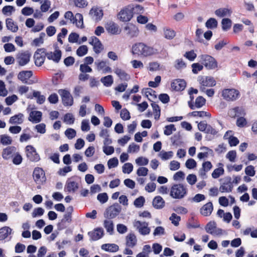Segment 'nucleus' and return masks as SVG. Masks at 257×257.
Masks as SVG:
<instances>
[{
	"label": "nucleus",
	"mask_w": 257,
	"mask_h": 257,
	"mask_svg": "<svg viewBox=\"0 0 257 257\" xmlns=\"http://www.w3.org/2000/svg\"><path fill=\"white\" fill-rule=\"evenodd\" d=\"M131 52L133 55L147 57L155 54L156 50L144 43L138 42L132 46Z\"/></svg>",
	"instance_id": "obj_1"
},
{
	"label": "nucleus",
	"mask_w": 257,
	"mask_h": 257,
	"mask_svg": "<svg viewBox=\"0 0 257 257\" xmlns=\"http://www.w3.org/2000/svg\"><path fill=\"white\" fill-rule=\"evenodd\" d=\"M187 194V189L183 185L179 184L173 185L170 190V196L175 199H182Z\"/></svg>",
	"instance_id": "obj_2"
},
{
	"label": "nucleus",
	"mask_w": 257,
	"mask_h": 257,
	"mask_svg": "<svg viewBox=\"0 0 257 257\" xmlns=\"http://www.w3.org/2000/svg\"><path fill=\"white\" fill-rule=\"evenodd\" d=\"M221 96L226 101H234L239 98L240 92L234 88L224 89L221 91Z\"/></svg>",
	"instance_id": "obj_3"
},
{
	"label": "nucleus",
	"mask_w": 257,
	"mask_h": 257,
	"mask_svg": "<svg viewBox=\"0 0 257 257\" xmlns=\"http://www.w3.org/2000/svg\"><path fill=\"white\" fill-rule=\"evenodd\" d=\"M198 81L200 85V89L202 92L205 91V87H212L216 85L215 80L210 76H199Z\"/></svg>",
	"instance_id": "obj_4"
},
{
	"label": "nucleus",
	"mask_w": 257,
	"mask_h": 257,
	"mask_svg": "<svg viewBox=\"0 0 257 257\" xmlns=\"http://www.w3.org/2000/svg\"><path fill=\"white\" fill-rule=\"evenodd\" d=\"M200 61L208 69H213L217 67V64L214 58L208 55L199 56Z\"/></svg>",
	"instance_id": "obj_5"
},
{
	"label": "nucleus",
	"mask_w": 257,
	"mask_h": 257,
	"mask_svg": "<svg viewBox=\"0 0 257 257\" xmlns=\"http://www.w3.org/2000/svg\"><path fill=\"white\" fill-rule=\"evenodd\" d=\"M135 228L139 232L143 235H148L150 233L151 229L149 227V224L146 222H141L139 220H135L134 222Z\"/></svg>",
	"instance_id": "obj_6"
},
{
	"label": "nucleus",
	"mask_w": 257,
	"mask_h": 257,
	"mask_svg": "<svg viewBox=\"0 0 257 257\" xmlns=\"http://www.w3.org/2000/svg\"><path fill=\"white\" fill-rule=\"evenodd\" d=\"M121 207L118 203H115L107 208L104 213L105 218H113L121 211Z\"/></svg>",
	"instance_id": "obj_7"
},
{
	"label": "nucleus",
	"mask_w": 257,
	"mask_h": 257,
	"mask_svg": "<svg viewBox=\"0 0 257 257\" xmlns=\"http://www.w3.org/2000/svg\"><path fill=\"white\" fill-rule=\"evenodd\" d=\"M132 12L130 6L124 8L117 14V19L123 22H128L133 18Z\"/></svg>",
	"instance_id": "obj_8"
},
{
	"label": "nucleus",
	"mask_w": 257,
	"mask_h": 257,
	"mask_svg": "<svg viewBox=\"0 0 257 257\" xmlns=\"http://www.w3.org/2000/svg\"><path fill=\"white\" fill-rule=\"evenodd\" d=\"M25 150L27 157L31 161L38 162L40 160V156L34 147L31 145H28L26 146Z\"/></svg>",
	"instance_id": "obj_9"
},
{
	"label": "nucleus",
	"mask_w": 257,
	"mask_h": 257,
	"mask_svg": "<svg viewBox=\"0 0 257 257\" xmlns=\"http://www.w3.org/2000/svg\"><path fill=\"white\" fill-rule=\"evenodd\" d=\"M58 93L61 96L63 103L66 106H71L73 103V99L70 93L65 89H60Z\"/></svg>",
	"instance_id": "obj_10"
},
{
	"label": "nucleus",
	"mask_w": 257,
	"mask_h": 257,
	"mask_svg": "<svg viewBox=\"0 0 257 257\" xmlns=\"http://www.w3.org/2000/svg\"><path fill=\"white\" fill-rule=\"evenodd\" d=\"M206 232L213 235H221L222 234V230L217 228L216 223L214 221L209 222L205 227Z\"/></svg>",
	"instance_id": "obj_11"
},
{
	"label": "nucleus",
	"mask_w": 257,
	"mask_h": 257,
	"mask_svg": "<svg viewBox=\"0 0 257 257\" xmlns=\"http://www.w3.org/2000/svg\"><path fill=\"white\" fill-rule=\"evenodd\" d=\"M126 35L131 38L137 37L139 34L138 28L133 24H128L124 27Z\"/></svg>",
	"instance_id": "obj_12"
},
{
	"label": "nucleus",
	"mask_w": 257,
	"mask_h": 257,
	"mask_svg": "<svg viewBox=\"0 0 257 257\" xmlns=\"http://www.w3.org/2000/svg\"><path fill=\"white\" fill-rule=\"evenodd\" d=\"M107 32L111 35H119L121 33V29L119 26L113 21H108L105 25Z\"/></svg>",
	"instance_id": "obj_13"
},
{
	"label": "nucleus",
	"mask_w": 257,
	"mask_h": 257,
	"mask_svg": "<svg viewBox=\"0 0 257 257\" xmlns=\"http://www.w3.org/2000/svg\"><path fill=\"white\" fill-rule=\"evenodd\" d=\"M96 70L101 71L103 73H111V68L107 65V62L104 60H97L94 62Z\"/></svg>",
	"instance_id": "obj_14"
},
{
	"label": "nucleus",
	"mask_w": 257,
	"mask_h": 257,
	"mask_svg": "<svg viewBox=\"0 0 257 257\" xmlns=\"http://www.w3.org/2000/svg\"><path fill=\"white\" fill-rule=\"evenodd\" d=\"M46 54L43 49H38L35 53L34 58L35 63L37 66H41L44 63Z\"/></svg>",
	"instance_id": "obj_15"
},
{
	"label": "nucleus",
	"mask_w": 257,
	"mask_h": 257,
	"mask_svg": "<svg viewBox=\"0 0 257 257\" xmlns=\"http://www.w3.org/2000/svg\"><path fill=\"white\" fill-rule=\"evenodd\" d=\"M89 15L92 19L95 22L100 21L103 16L102 10L97 7H93L89 12Z\"/></svg>",
	"instance_id": "obj_16"
},
{
	"label": "nucleus",
	"mask_w": 257,
	"mask_h": 257,
	"mask_svg": "<svg viewBox=\"0 0 257 257\" xmlns=\"http://www.w3.org/2000/svg\"><path fill=\"white\" fill-rule=\"evenodd\" d=\"M33 177L35 181L38 184H42L45 181V173L42 169L36 168L33 172Z\"/></svg>",
	"instance_id": "obj_17"
},
{
	"label": "nucleus",
	"mask_w": 257,
	"mask_h": 257,
	"mask_svg": "<svg viewBox=\"0 0 257 257\" xmlns=\"http://www.w3.org/2000/svg\"><path fill=\"white\" fill-rule=\"evenodd\" d=\"M89 43L93 46V50L96 54H98L102 51L103 49V45L97 38L95 37H91Z\"/></svg>",
	"instance_id": "obj_18"
},
{
	"label": "nucleus",
	"mask_w": 257,
	"mask_h": 257,
	"mask_svg": "<svg viewBox=\"0 0 257 257\" xmlns=\"http://www.w3.org/2000/svg\"><path fill=\"white\" fill-rule=\"evenodd\" d=\"M62 53L57 47H55V50L54 52H50L47 53L46 54L47 58L49 60H52L56 63H58L61 58Z\"/></svg>",
	"instance_id": "obj_19"
},
{
	"label": "nucleus",
	"mask_w": 257,
	"mask_h": 257,
	"mask_svg": "<svg viewBox=\"0 0 257 257\" xmlns=\"http://www.w3.org/2000/svg\"><path fill=\"white\" fill-rule=\"evenodd\" d=\"M212 165L210 162L206 161L202 164V168L199 170V176L202 179L207 178V173L212 168Z\"/></svg>",
	"instance_id": "obj_20"
},
{
	"label": "nucleus",
	"mask_w": 257,
	"mask_h": 257,
	"mask_svg": "<svg viewBox=\"0 0 257 257\" xmlns=\"http://www.w3.org/2000/svg\"><path fill=\"white\" fill-rule=\"evenodd\" d=\"M206 100L202 96H198L195 99V102H188V105L191 109L199 108L205 105Z\"/></svg>",
	"instance_id": "obj_21"
},
{
	"label": "nucleus",
	"mask_w": 257,
	"mask_h": 257,
	"mask_svg": "<svg viewBox=\"0 0 257 257\" xmlns=\"http://www.w3.org/2000/svg\"><path fill=\"white\" fill-rule=\"evenodd\" d=\"M233 187L231 178H227L226 181L222 183L220 186L219 190L222 193H229L232 191Z\"/></svg>",
	"instance_id": "obj_22"
},
{
	"label": "nucleus",
	"mask_w": 257,
	"mask_h": 257,
	"mask_svg": "<svg viewBox=\"0 0 257 257\" xmlns=\"http://www.w3.org/2000/svg\"><path fill=\"white\" fill-rule=\"evenodd\" d=\"M42 113L40 111H32L30 114L28 119L33 123H37L42 120Z\"/></svg>",
	"instance_id": "obj_23"
},
{
	"label": "nucleus",
	"mask_w": 257,
	"mask_h": 257,
	"mask_svg": "<svg viewBox=\"0 0 257 257\" xmlns=\"http://www.w3.org/2000/svg\"><path fill=\"white\" fill-rule=\"evenodd\" d=\"M213 210V206L211 202L204 204L200 209V213L204 216H210Z\"/></svg>",
	"instance_id": "obj_24"
},
{
	"label": "nucleus",
	"mask_w": 257,
	"mask_h": 257,
	"mask_svg": "<svg viewBox=\"0 0 257 257\" xmlns=\"http://www.w3.org/2000/svg\"><path fill=\"white\" fill-rule=\"evenodd\" d=\"M186 82L182 79H176L171 83V87L176 91H182L186 87Z\"/></svg>",
	"instance_id": "obj_25"
},
{
	"label": "nucleus",
	"mask_w": 257,
	"mask_h": 257,
	"mask_svg": "<svg viewBox=\"0 0 257 257\" xmlns=\"http://www.w3.org/2000/svg\"><path fill=\"white\" fill-rule=\"evenodd\" d=\"M33 72L30 70L22 71L18 75V78L23 83H27L29 79L32 77Z\"/></svg>",
	"instance_id": "obj_26"
},
{
	"label": "nucleus",
	"mask_w": 257,
	"mask_h": 257,
	"mask_svg": "<svg viewBox=\"0 0 257 257\" xmlns=\"http://www.w3.org/2000/svg\"><path fill=\"white\" fill-rule=\"evenodd\" d=\"M103 230L101 228H97L92 231L89 232L88 235L92 240H97L103 235Z\"/></svg>",
	"instance_id": "obj_27"
},
{
	"label": "nucleus",
	"mask_w": 257,
	"mask_h": 257,
	"mask_svg": "<svg viewBox=\"0 0 257 257\" xmlns=\"http://www.w3.org/2000/svg\"><path fill=\"white\" fill-rule=\"evenodd\" d=\"M78 189V184L73 181L67 180L65 186L64 190L68 192H75Z\"/></svg>",
	"instance_id": "obj_28"
},
{
	"label": "nucleus",
	"mask_w": 257,
	"mask_h": 257,
	"mask_svg": "<svg viewBox=\"0 0 257 257\" xmlns=\"http://www.w3.org/2000/svg\"><path fill=\"white\" fill-rule=\"evenodd\" d=\"M30 58V54L27 52H24L20 54L18 56L17 59L20 65L24 66L29 62Z\"/></svg>",
	"instance_id": "obj_29"
},
{
	"label": "nucleus",
	"mask_w": 257,
	"mask_h": 257,
	"mask_svg": "<svg viewBox=\"0 0 257 257\" xmlns=\"http://www.w3.org/2000/svg\"><path fill=\"white\" fill-rule=\"evenodd\" d=\"M244 113V109L239 107L231 108L228 111L229 115L232 118L243 115Z\"/></svg>",
	"instance_id": "obj_30"
},
{
	"label": "nucleus",
	"mask_w": 257,
	"mask_h": 257,
	"mask_svg": "<svg viewBox=\"0 0 257 257\" xmlns=\"http://www.w3.org/2000/svg\"><path fill=\"white\" fill-rule=\"evenodd\" d=\"M231 9L227 8H222L216 10L215 14L219 17H229L232 14Z\"/></svg>",
	"instance_id": "obj_31"
},
{
	"label": "nucleus",
	"mask_w": 257,
	"mask_h": 257,
	"mask_svg": "<svg viewBox=\"0 0 257 257\" xmlns=\"http://www.w3.org/2000/svg\"><path fill=\"white\" fill-rule=\"evenodd\" d=\"M114 73L122 80L127 81L130 78V75L124 70L120 68H115Z\"/></svg>",
	"instance_id": "obj_32"
},
{
	"label": "nucleus",
	"mask_w": 257,
	"mask_h": 257,
	"mask_svg": "<svg viewBox=\"0 0 257 257\" xmlns=\"http://www.w3.org/2000/svg\"><path fill=\"white\" fill-rule=\"evenodd\" d=\"M126 245L130 247H134L137 242V239L134 233H130L126 236Z\"/></svg>",
	"instance_id": "obj_33"
},
{
	"label": "nucleus",
	"mask_w": 257,
	"mask_h": 257,
	"mask_svg": "<svg viewBox=\"0 0 257 257\" xmlns=\"http://www.w3.org/2000/svg\"><path fill=\"white\" fill-rule=\"evenodd\" d=\"M153 206L158 209H161L165 205V201L164 199L160 196H156L153 201Z\"/></svg>",
	"instance_id": "obj_34"
},
{
	"label": "nucleus",
	"mask_w": 257,
	"mask_h": 257,
	"mask_svg": "<svg viewBox=\"0 0 257 257\" xmlns=\"http://www.w3.org/2000/svg\"><path fill=\"white\" fill-rule=\"evenodd\" d=\"M6 24L8 30L13 32H16L18 30V26L12 19L8 18L6 21Z\"/></svg>",
	"instance_id": "obj_35"
},
{
	"label": "nucleus",
	"mask_w": 257,
	"mask_h": 257,
	"mask_svg": "<svg viewBox=\"0 0 257 257\" xmlns=\"http://www.w3.org/2000/svg\"><path fill=\"white\" fill-rule=\"evenodd\" d=\"M23 121L24 115L20 113L12 116L9 119V123L11 124H21Z\"/></svg>",
	"instance_id": "obj_36"
},
{
	"label": "nucleus",
	"mask_w": 257,
	"mask_h": 257,
	"mask_svg": "<svg viewBox=\"0 0 257 257\" xmlns=\"http://www.w3.org/2000/svg\"><path fill=\"white\" fill-rule=\"evenodd\" d=\"M218 166V168L215 169L211 174L212 177L214 179L219 178L220 176L223 175L224 173L223 164L222 163H219Z\"/></svg>",
	"instance_id": "obj_37"
},
{
	"label": "nucleus",
	"mask_w": 257,
	"mask_h": 257,
	"mask_svg": "<svg viewBox=\"0 0 257 257\" xmlns=\"http://www.w3.org/2000/svg\"><path fill=\"white\" fill-rule=\"evenodd\" d=\"M12 229L8 226H4L0 229V240L7 238L12 233Z\"/></svg>",
	"instance_id": "obj_38"
},
{
	"label": "nucleus",
	"mask_w": 257,
	"mask_h": 257,
	"mask_svg": "<svg viewBox=\"0 0 257 257\" xmlns=\"http://www.w3.org/2000/svg\"><path fill=\"white\" fill-rule=\"evenodd\" d=\"M101 248L105 251L113 252L117 251L119 249V247L117 245L114 243H106L103 244L101 246Z\"/></svg>",
	"instance_id": "obj_39"
},
{
	"label": "nucleus",
	"mask_w": 257,
	"mask_h": 257,
	"mask_svg": "<svg viewBox=\"0 0 257 257\" xmlns=\"http://www.w3.org/2000/svg\"><path fill=\"white\" fill-rule=\"evenodd\" d=\"M130 9L132 12V15H141L143 14L145 12L144 8L139 5H136L131 6H130Z\"/></svg>",
	"instance_id": "obj_40"
},
{
	"label": "nucleus",
	"mask_w": 257,
	"mask_h": 257,
	"mask_svg": "<svg viewBox=\"0 0 257 257\" xmlns=\"http://www.w3.org/2000/svg\"><path fill=\"white\" fill-rule=\"evenodd\" d=\"M100 81L105 87H110L113 83V78L112 75H108L102 77Z\"/></svg>",
	"instance_id": "obj_41"
},
{
	"label": "nucleus",
	"mask_w": 257,
	"mask_h": 257,
	"mask_svg": "<svg viewBox=\"0 0 257 257\" xmlns=\"http://www.w3.org/2000/svg\"><path fill=\"white\" fill-rule=\"evenodd\" d=\"M73 24H75L77 27L82 28L83 27V17L79 13L76 14L74 16V22Z\"/></svg>",
	"instance_id": "obj_42"
},
{
	"label": "nucleus",
	"mask_w": 257,
	"mask_h": 257,
	"mask_svg": "<svg viewBox=\"0 0 257 257\" xmlns=\"http://www.w3.org/2000/svg\"><path fill=\"white\" fill-rule=\"evenodd\" d=\"M164 37L168 40L173 39L176 36V32L172 29L165 28L163 29Z\"/></svg>",
	"instance_id": "obj_43"
},
{
	"label": "nucleus",
	"mask_w": 257,
	"mask_h": 257,
	"mask_svg": "<svg viewBox=\"0 0 257 257\" xmlns=\"http://www.w3.org/2000/svg\"><path fill=\"white\" fill-rule=\"evenodd\" d=\"M174 155V153L172 151L166 152L164 150H162L158 154V156L164 161L169 160L171 159Z\"/></svg>",
	"instance_id": "obj_44"
},
{
	"label": "nucleus",
	"mask_w": 257,
	"mask_h": 257,
	"mask_svg": "<svg viewBox=\"0 0 257 257\" xmlns=\"http://www.w3.org/2000/svg\"><path fill=\"white\" fill-rule=\"evenodd\" d=\"M103 226L107 232L112 234L113 232V223L111 220L106 219L104 221Z\"/></svg>",
	"instance_id": "obj_45"
},
{
	"label": "nucleus",
	"mask_w": 257,
	"mask_h": 257,
	"mask_svg": "<svg viewBox=\"0 0 257 257\" xmlns=\"http://www.w3.org/2000/svg\"><path fill=\"white\" fill-rule=\"evenodd\" d=\"M232 21L228 18H224L221 21L222 30L224 31H228L231 27Z\"/></svg>",
	"instance_id": "obj_46"
},
{
	"label": "nucleus",
	"mask_w": 257,
	"mask_h": 257,
	"mask_svg": "<svg viewBox=\"0 0 257 257\" xmlns=\"http://www.w3.org/2000/svg\"><path fill=\"white\" fill-rule=\"evenodd\" d=\"M14 149L15 148L14 147H7L4 149L2 153L3 158L6 160H8L10 158Z\"/></svg>",
	"instance_id": "obj_47"
},
{
	"label": "nucleus",
	"mask_w": 257,
	"mask_h": 257,
	"mask_svg": "<svg viewBox=\"0 0 257 257\" xmlns=\"http://www.w3.org/2000/svg\"><path fill=\"white\" fill-rule=\"evenodd\" d=\"M149 162V159L144 157H140L135 160L136 164L139 166H146Z\"/></svg>",
	"instance_id": "obj_48"
},
{
	"label": "nucleus",
	"mask_w": 257,
	"mask_h": 257,
	"mask_svg": "<svg viewBox=\"0 0 257 257\" xmlns=\"http://www.w3.org/2000/svg\"><path fill=\"white\" fill-rule=\"evenodd\" d=\"M134 166L131 163H125L122 167V172L124 174H130L133 170Z\"/></svg>",
	"instance_id": "obj_49"
},
{
	"label": "nucleus",
	"mask_w": 257,
	"mask_h": 257,
	"mask_svg": "<svg viewBox=\"0 0 257 257\" xmlns=\"http://www.w3.org/2000/svg\"><path fill=\"white\" fill-rule=\"evenodd\" d=\"M15 11V9L13 6H5L2 9V13L4 15L11 16L12 13Z\"/></svg>",
	"instance_id": "obj_50"
},
{
	"label": "nucleus",
	"mask_w": 257,
	"mask_h": 257,
	"mask_svg": "<svg viewBox=\"0 0 257 257\" xmlns=\"http://www.w3.org/2000/svg\"><path fill=\"white\" fill-rule=\"evenodd\" d=\"M87 52L88 47L86 45L80 46L76 51V54L79 57H82L85 55Z\"/></svg>",
	"instance_id": "obj_51"
},
{
	"label": "nucleus",
	"mask_w": 257,
	"mask_h": 257,
	"mask_svg": "<svg viewBox=\"0 0 257 257\" xmlns=\"http://www.w3.org/2000/svg\"><path fill=\"white\" fill-rule=\"evenodd\" d=\"M190 114L194 117L199 116L200 117H203L204 116H206L210 117L211 116V114L209 113L204 111H195L191 112Z\"/></svg>",
	"instance_id": "obj_52"
},
{
	"label": "nucleus",
	"mask_w": 257,
	"mask_h": 257,
	"mask_svg": "<svg viewBox=\"0 0 257 257\" xmlns=\"http://www.w3.org/2000/svg\"><path fill=\"white\" fill-rule=\"evenodd\" d=\"M151 105L153 109L155 119L157 120L160 118V107L159 105L155 102H153L151 104Z\"/></svg>",
	"instance_id": "obj_53"
},
{
	"label": "nucleus",
	"mask_w": 257,
	"mask_h": 257,
	"mask_svg": "<svg viewBox=\"0 0 257 257\" xmlns=\"http://www.w3.org/2000/svg\"><path fill=\"white\" fill-rule=\"evenodd\" d=\"M217 21L214 18H210L206 22V27L209 29H214L217 26Z\"/></svg>",
	"instance_id": "obj_54"
},
{
	"label": "nucleus",
	"mask_w": 257,
	"mask_h": 257,
	"mask_svg": "<svg viewBox=\"0 0 257 257\" xmlns=\"http://www.w3.org/2000/svg\"><path fill=\"white\" fill-rule=\"evenodd\" d=\"M241 22L246 26H248V30L250 33H253L254 32V27L251 22L247 19H242Z\"/></svg>",
	"instance_id": "obj_55"
},
{
	"label": "nucleus",
	"mask_w": 257,
	"mask_h": 257,
	"mask_svg": "<svg viewBox=\"0 0 257 257\" xmlns=\"http://www.w3.org/2000/svg\"><path fill=\"white\" fill-rule=\"evenodd\" d=\"M33 96L37 98V102L39 104L43 103L45 101V97L41 94L39 91H34Z\"/></svg>",
	"instance_id": "obj_56"
},
{
	"label": "nucleus",
	"mask_w": 257,
	"mask_h": 257,
	"mask_svg": "<svg viewBox=\"0 0 257 257\" xmlns=\"http://www.w3.org/2000/svg\"><path fill=\"white\" fill-rule=\"evenodd\" d=\"M140 146L135 143L131 144L127 149L128 153H137L140 151Z\"/></svg>",
	"instance_id": "obj_57"
},
{
	"label": "nucleus",
	"mask_w": 257,
	"mask_h": 257,
	"mask_svg": "<svg viewBox=\"0 0 257 257\" xmlns=\"http://www.w3.org/2000/svg\"><path fill=\"white\" fill-rule=\"evenodd\" d=\"M45 36V33H41L39 38H36L33 40V45L36 46H38L43 44L44 42V38Z\"/></svg>",
	"instance_id": "obj_58"
},
{
	"label": "nucleus",
	"mask_w": 257,
	"mask_h": 257,
	"mask_svg": "<svg viewBox=\"0 0 257 257\" xmlns=\"http://www.w3.org/2000/svg\"><path fill=\"white\" fill-rule=\"evenodd\" d=\"M75 118L71 113H67L64 116L63 121L66 124H71L74 122Z\"/></svg>",
	"instance_id": "obj_59"
},
{
	"label": "nucleus",
	"mask_w": 257,
	"mask_h": 257,
	"mask_svg": "<svg viewBox=\"0 0 257 257\" xmlns=\"http://www.w3.org/2000/svg\"><path fill=\"white\" fill-rule=\"evenodd\" d=\"M174 67L177 69H182L186 67V63L182 59H178L175 61Z\"/></svg>",
	"instance_id": "obj_60"
},
{
	"label": "nucleus",
	"mask_w": 257,
	"mask_h": 257,
	"mask_svg": "<svg viewBox=\"0 0 257 257\" xmlns=\"http://www.w3.org/2000/svg\"><path fill=\"white\" fill-rule=\"evenodd\" d=\"M176 131V128L175 127V125L174 124H170L166 125L165 127V130L164 131V133L166 136L171 135L173 132Z\"/></svg>",
	"instance_id": "obj_61"
},
{
	"label": "nucleus",
	"mask_w": 257,
	"mask_h": 257,
	"mask_svg": "<svg viewBox=\"0 0 257 257\" xmlns=\"http://www.w3.org/2000/svg\"><path fill=\"white\" fill-rule=\"evenodd\" d=\"M41 9L43 12H46L48 11L50 8L51 3L48 0H44L41 1Z\"/></svg>",
	"instance_id": "obj_62"
},
{
	"label": "nucleus",
	"mask_w": 257,
	"mask_h": 257,
	"mask_svg": "<svg viewBox=\"0 0 257 257\" xmlns=\"http://www.w3.org/2000/svg\"><path fill=\"white\" fill-rule=\"evenodd\" d=\"M65 135L68 139L71 140L76 136V132L75 130L70 128L65 131Z\"/></svg>",
	"instance_id": "obj_63"
},
{
	"label": "nucleus",
	"mask_w": 257,
	"mask_h": 257,
	"mask_svg": "<svg viewBox=\"0 0 257 257\" xmlns=\"http://www.w3.org/2000/svg\"><path fill=\"white\" fill-rule=\"evenodd\" d=\"M12 140L10 137L7 135H2L1 136V143L4 145H10Z\"/></svg>",
	"instance_id": "obj_64"
}]
</instances>
